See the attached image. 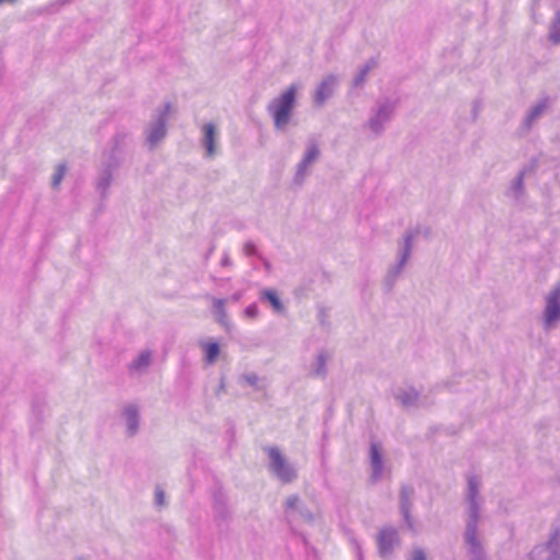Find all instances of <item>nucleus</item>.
<instances>
[{"mask_svg": "<svg viewBox=\"0 0 560 560\" xmlns=\"http://www.w3.org/2000/svg\"><path fill=\"white\" fill-rule=\"evenodd\" d=\"M298 91L299 85L292 83L268 104L267 112L271 116L277 131L287 130L296 104Z\"/></svg>", "mask_w": 560, "mask_h": 560, "instance_id": "f257e3e1", "label": "nucleus"}, {"mask_svg": "<svg viewBox=\"0 0 560 560\" xmlns=\"http://www.w3.org/2000/svg\"><path fill=\"white\" fill-rule=\"evenodd\" d=\"M481 510L482 505L466 506L467 520L464 542L470 560H487L478 529V524L481 521Z\"/></svg>", "mask_w": 560, "mask_h": 560, "instance_id": "f03ea898", "label": "nucleus"}, {"mask_svg": "<svg viewBox=\"0 0 560 560\" xmlns=\"http://www.w3.org/2000/svg\"><path fill=\"white\" fill-rule=\"evenodd\" d=\"M171 113V103H165L163 107L156 112L153 119L145 127V145L150 150L155 149L165 139L167 133V121Z\"/></svg>", "mask_w": 560, "mask_h": 560, "instance_id": "7ed1b4c3", "label": "nucleus"}, {"mask_svg": "<svg viewBox=\"0 0 560 560\" xmlns=\"http://www.w3.org/2000/svg\"><path fill=\"white\" fill-rule=\"evenodd\" d=\"M269 457L268 468L283 483H290L296 478V469L290 464L277 447H267Z\"/></svg>", "mask_w": 560, "mask_h": 560, "instance_id": "20e7f679", "label": "nucleus"}, {"mask_svg": "<svg viewBox=\"0 0 560 560\" xmlns=\"http://www.w3.org/2000/svg\"><path fill=\"white\" fill-rule=\"evenodd\" d=\"M542 328L550 331L560 325V284L553 287L544 299Z\"/></svg>", "mask_w": 560, "mask_h": 560, "instance_id": "39448f33", "label": "nucleus"}, {"mask_svg": "<svg viewBox=\"0 0 560 560\" xmlns=\"http://www.w3.org/2000/svg\"><path fill=\"white\" fill-rule=\"evenodd\" d=\"M394 112L395 104L393 102L385 101L380 103L365 122L364 128L369 130L373 137L382 136L386 125L392 119Z\"/></svg>", "mask_w": 560, "mask_h": 560, "instance_id": "423d86ee", "label": "nucleus"}, {"mask_svg": "<svg viewBox=\"0 0 560 560\" xmlns=\"http://www.w3.org/2000/svg\"><path fill=\"white\" fill-rule=\"evenodd\" d=\"M416 235L417 233L415 231H407L402 235V238L398 244L397 262L390 267L388 271L389 276L393 278H396L398 275H400L407 265L413 249Z\"/></svg>", "mask_w": 560, "mask_h": 560, "instance_id": "0eeeda50", "label": "nucleus"}, {"mask_svg": "<svg viewBox=\"0 0 560 560\" xmlns=\"http://www.w3.org/2000/svg\"><path fill=\"white\" fill-rule=\"evenodd\" d=\"M320 150L316 142L311 141L306 145L303 158L296 165L293 182L296 185H302L308 176L312 165L319 159Z\"/></svg>", "mask_w": 560, "mask_h": 560, "instance_id": "6e6552de", "label": "nucleus"}, {"mask_svg": "<svg viewBox=\"0 0 560 560\" xmlns=\"http://www.w3.org/2000/svg\"><path fill=\"white\" fill-rule=\"evenodd\" d=\"M121 422L127 438L136 436L141 429V408L137 402L126 404L120 411Z\"/></svg>", "mask_w": 560, "mask_h": 560, "instance_id": "1a4fd4ad", "label": "nucleus"}, {"mask_svg": "<svg viewBox=\"0 0 560 560\" xmlns=\"http://www.w3.org/2000/svg\"><path fill=\"white\" fill-rule=\"evenodd\" d=\"M532 560H560V533L553 530L546 544L536 546L530 552Z\"/></svg>", "mask_w": 560, "mask_h": 560, "instance_id": "9d476101", "label": "nucleus"}, {"mask_svg": "<svg viewBox=\"0 0 560 560\" xmlns=\"http://www.w3.org/2000/svg\"><path fill=\"white\" fill-rule=\"evenodd\" d=\"M220 130L213 122L201 126V145L206 150V158L213 159L219 153Z\"/></svg>", "mask_w": 560, "mask_h": 560, "instance_id": "9b49d317", "label": "nucleus"}, {"mask_svg": "<svg viewBox=\"0 0 560 560\" xmlns=\"http://www.w3.org/2000/svg\"><path fill=\"white\" fill-rule=\"evenodd\" d=\"M399 542L400 539L397 529L390 526L382 528L377 536L380 556L384 559L389 558Z\"/></svg>", "mask_w": 560, "mask_h": 560, "instance_id": "f8f14e48", "label": "nucleus"}, {"mask_svg": "<svg viewBox=\"0 0 560 560\" xmlns=\"http://www.w3.org/2000/svg\"><path fill=\"white\" fill-rule=\"evenodd\" d=\"M339 79L336 74H327L325 75L319 84L317 85L315 93H314V103L317 106H322L325 104V102L332 96L337 85H338Z\"/></svg>", "mask_w": 560, "mask_h": 560, "instance_id": "ddd939ff", "label": "nucleus"}, {"mask_svg": "<svg viewBox=\"0 0 560 560\" xmlns=\"http://www.w3.org/2000/svg\"><path fill=\"white\" fill-rule=\"evenodd\" d=\"M152 363V353L149 350L141 351L128 365L131 375H142Z\"/></svg>", "mask_w": 560, "mask_h": 560, "instance_id": "4468645a", "label": "nucleus"}, {"mask_svg": "<svg viewBox=\"0 0 560 560\" xmlns=\"http://www.w3.org/2000/svg\"><path fill=\"white\" fill-rule=\"evenodd\" d=\"M465 502L466 506L482 505L483 503L480 495V480L475 476H470L467 480Z\"/></svg>", "mask_w": 560, "mask_h": 560, "instance_id": "2eb2a0df", "label": "nucleus"}, {"mask_svg": "<svg viewBox=\"0 0 560 560\" xmlns=\"http://www.w3.org/2000/svg\"><path fill=\"white\" fill-rule=\"evenodd\" d=\"M370 464L373 480H378L383 475L384 465L381 447L377 443H372L370 446Z\"/></svg>", "mask_w": 560, "mask_h": 560, "instance_id": "dca6fc26", "label": "nucleus"}, {"mask_svg": "<svg viewBox=\"0 0 560 560\" xmlns=\"http://www.w3.org/2000/svg\"><path fill=\"white\" fill-rule=\"evenodd\" d=\"M411 497L412 490L408 487H402L400 490V511L408 528L413 529L411 518Z\"/></svg>", "mask_w": 560, "mask_h": 560, "instance_id": "f3484780", "label": "nucleus"}, {"mask_svg": "<svg viewBox=\"0 0 560 560\" xmlns=\"http://www.w3.org/2000/svg\"><path fill=\"white\" fill-rule=\"evenodd\" d=\"M377 67V61L374 58L369 59L365 63H363L358 72L354 74L352 79V86L355 89H361L364 86L366 82V78L369 73Z\"/></svg>", "mask_w": 560, "mask_h": 560, "instance_id": "a211bd4d", "label": "nucleus"}, {"mask_svg": "<svg viewBox=\"0 0 560 560\" xmlns=\"http://www.w3.org/2000/svg\"><path fill=\"white\" fill-rule=\"evenodd\" d=\"M212 305L214 308L218 323L222 325L225 329H230L231 324L225 310V300L213 298Z\"/></svg>", "mask_w": 560, "mask_h": 560, "instance_id": "6ab92c4d", "label": "nucleus"}, {"mask_svg": "<svg viewBox=\"0 0 560 560\" xmlns=\"http://www.w3.org/2000/svg\"><path fill=\"white\" fill-rule=\"evenodd\" d=\"M327 361L328 355L324 352H319L311 365L310 374L315 377H324L327 372Z\"/></svg>", "mask_w": 560, "mask_h": 560, "instance_id": "aec40b11", "label": "nucleus"}, {"mask_svg": "<svg viewBox=\"0 0 560 560\" xmlns=\"http://www.w3.org/2000/svg\"><path fill=\"white\" fill-rule=\"evenodd\" d=\"M418 398L419 393L412 387L400 389L396 394V399L405 407H411L416 405Z\"/></svg>", "mask_w": 560, "mask_h": 560, "instance_id": "412c9836", "label": "nucleus"}, {"mask_svg": "<svg viewBox=\"0 0 560 560\" xmlns=\"http://www.w3.org/2000/svg\"><path fill=\"white\" fill-rule=\"evenodd\" d=\"M202 350L205 352V362L208 365L213 364L220 354V346L215 341H206L201 343Z\"/></svg>", "mask_w": 560, "mask_h": 560, "instance_id": "4be33fe9", "label": "nucleus"}, {"mask_svg": "<svg viewBox=\"0 0 560 560\" xmlns=\"http://www.w3.org/2000/svg\"><path fill=\"white\" fill-rule=\"evenodd\" d=\"M262 298H265L267 301L270 302L273 310L278 313H281L283 311V305L277 295V292L275 290L268 289L262 292Z\"/></svg>", "mask_w": 560, "mask_h": 560, "instance_id": "5701e85b", "label": "nucleus"}, {"mask_svg": "<svg viewBox=\"0 0 560 560\" xmlns=\"http://www.w3.org/2000/svg\"><path fill=\"white\" fill-rule=\"evenodd\" d=\"M549 38L553 44H560V13L556 14L549 27Z\"/></svg>", "mask_w": 560, "mask_h": 560, "instance_id": "b1692460", "label": "nucleus"}, {"mask_svg": "<svg viewBox=\"0 0 560 560\" xmlns=\"http://www.w3.org/2000/svg\"><path fill=\"white\" fill-rule=\"evenodd\" d=\"M67 173V167L63 164H59L56 166L52 178H51V186L55 189H58L62 179L65 178Z\"/></svg>", "mask_w": 560, "mask_h": 560, "instance_id": "393cba45", "label": "nucleus"}, {"mask_svg": "<svg viewBox=\"0 0 560 560\" xmlns=\"http://www.w3.org/2000/svg\"><path fill=\"white\" fill-rule=\"evenodd\" d=\"M303 506L302 501L299 495H290L285 501V509L288 511H296L299 512Z\"/></svg>", "mask_w": 560, "mask_h": 560, "instance_id": "a878e982", "label": "nucleus"}, {"mask_svg": "<svg viewBox=\"0 0 560 560\" xmlns=\"http://www.w3.org/2000/svg\"><path fill=\"white\" fill-rule=\"evenodd\" d=\"M241 382L252 386L255 389H259V377L255 373H248L241 377Z\"/></svg>", "mask_w": 560, "mask_h": 560, "instance_id": "bb28decb", "label": "nucleus"}, {"mask_svg": "<svg viewBox=\"0 0 560 560\" xmlns=\"http://www.w3.org/2000/svg\"><path fill=\"white\" fill-rule=\"evenodd\" d=\"M154 503L158 508L162 509L166 505V495L162 488L158 487L154 490Z\"/></svg>", "mask_w": 560, "mask_h": 560, "instance_id": "cd10ccee", "label": "nucleus"}, {"mask_svg": "<svg viewBox=\"0 0 560 560\" xmlns=\"http://www.w3.org/2000/svg\"><path fill=\"white\" fill-rule=\"evenodd\" d=\"M112 183V175L109 172H105L102 177L100 178V182H98V187L102 188L103 190H106L109 185Z\"/></svg>", "mask_w": 560, "mask_h": 560, "instance_id": "c85d7f7f", "label": "nucleus"}, {"mask_svg": "<svg viewBox=\"0 0 560 560\" xmlns=\"http://www.w3.org/2000/svg\"><path fill=\"white\" fill-rule=\"evenodd\" d=\"M523 187H524L523 176L520 175V176H517V178L514 180V183L512 185V189L516 197H518L522 194Z\"/></svg>", "mask_w": 560, "mask_h": 560, "instance_id": "c756f323", "label": "nucleus"}, {"mask_svg": "<svg viewBox=\"0 0 560 560\" xmlns=\"http://www.w3.org/2000/svg\"><path fill=\"white\" fill-rule=\"evenodd\" d=\"M409 560H427V555L423 549L416 548L411 552V557Z\"/></svg>", "mask_w": 560, "mask_h": 560, "instance_id": "7c9ffc66", "label": "nucleus"}, {"mask_svg": "<svg viewBox=\"0 0 560 560\" xmlns=\"http://www.w3.org/2000/svg\"><path fill=\"white\" fill-rule=\"evenodd\" d=\"M244 314L249 318H256L258 316V307L255 304H250L245 308Z\"/></svg>", "mask_w": 560, "mask_h": 560, "instance_id": "2f4dec72", "label": "nucleus"}, {"mask_svg": "<svg viewBox=\"0 0 560 560\" xmlns=\"http://www.w3.org/2000/svg\"><path fill=\"white\" fill-rule=\"evenodd\" d=\"M300 515L307 522L314 521V515L303 505L299 511Z\"/></svg>", "mask_w": 560, "mask_h": 560, "instance_id": "473e14b6", "label": "nucleus"}, {"mask_svg": "<svg viewBox=\"0 0 560 560\" xmlns=\"http://www.w3.org/2000/svg\"><path fill=\"white\" fill-rule=\"evenodd\" d=\"M544 110V106L542 105H539L537 107H535L528 115V119L529 120H534L536 119L540 114L541 112Z\"/></svg>", "mask_w": 560, "mask_h": 560, "instance_id": "72a5a7b5", "label": "nucleus"}, {"mask_svg": "<svg viewBox=\"0 0 560 560\" xmlns=\"http://www.w3.org/2000/svg\"><path fill=\"white\" fill-rule=\"evenodd\" d=\"M221 265H222V266H228V265H230V259H229V257H228V256L223 257V259H222V261H221Z\"/></svg>", "mask_w": 560, "mask_h": 560, "instance_id": "f704fd0d", "label": "nucleus"}, {"mask_svg": "<svg viewBox=\"0 0 560 560\" xmlns=\"http://www.w3.org/2000/svg\"><path fill=\"white\" fill-rule=\"evenodd\" d=\"M16 0H0V5L3 3H14Z\"/></svg>", "mask_w": 560, "mask_h": 560, "instance_id": "c9c22d12", "label": "nucleus"}, {"mask_svg": "<svg viewBox=\"0 0 560 560\" xmlns=\"http://www.w3.org/2000/svg\"><path fill=\"white\" fill-rule=\"evenodd\" d=\"M240 298H241V295H240V294H234V295L232 296V300H233V301H238V300H240Z\"/></svg>", "mask_w": 560, "mask_h": 560, "instance_id": "e433bc0d", "label": "nucleus"}]
</instances>
